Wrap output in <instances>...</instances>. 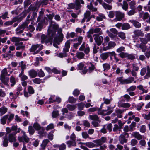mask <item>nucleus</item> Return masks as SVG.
<instances>
[{
	"label": "nucleus",
	"mask_w": 150,
	"mask_h": 150,
	"mask_svg": "<svg viewBox=\"0 0 150 150\" xmlns=\"http://www.w3.org/2000/svg\"><path fill=\"white\" fill-rule=\"evenodd\" d=\"M61 28H59L58 24L51 21L47 29V32L52 34L54 36L53 39V45L56 48H58L59 45L63 40V35L62 33Z\"/></svg>",
	"instance_id": "f257e3e1"
},
{
	"label": "nucleus",
	"mask_w": 150,
	"mask_h": 150,
	"mask_svg": "<svg viewBox=\"0 0 150 150\" xmlns=\"http://www.w3.org/2000/svg\"><path fill=\"white\" fill-rule=\"evenodd\" d=\"M53 34L49 33L47 31V35L45 34H42L40 36L41 42L42 43H45L46 45L48 43H50L51 45L53 43L52 42L53 38L54 36L53 35Z\"/></svg>",
	"instance_id": "f03ea898"
},
{
	"label": "nucleus",
	"mask_w": 150,
	"mask_h": 150,
	"mask_svg": "<svg viewBox=\"0 0 150 150\" xmlns=\"http://www.w3.org/2000/svg\"><path fill=\"white\" fill-rule=\"evenodd\" d=\"M101 109L98 108V114L100 115H109L113 112V109L111 106H107V109L101 110Z\"/></svg>",
	"instance_id": "7ed1b4c3"
},
{
	"label": "nucleus",
	"mask_w": 150,
	"mask_h": 150,
	"mask_svg": "<svg viewBox=\"0 0 150 150\" xmlns=\"http://www.w3.org/2000/svg\"><path fill=\"white\" fill-rule=\"evenodd\" d=\"M29 22V20H28L22 24L20 25L15 30L16 34L19 35L22 33L24 31V29L27 27Z\"/></svg>",
	"instance_id": "20e7f679"
},
{
	"label": "nucleus",
	"mask_w": 150,
	"mask_h": 150,
	"mask_svg": "<svg viewBox=\"0 0 150 150\" xmlns=\"http://www.w3.org/2000/svg\"><path fill=\"white\" fill-rule=\"evenodd\" d=\"M117 80L121 84H130L132 83L134 79V77H131L127 79L123 78L122 77H118Z\"/></svg>",
	"instance_id": "39448f33"
},
{
	"label": "nucleus",
	"mask_w": 150,
	"mask_h": 150,
	"mask_svg": "<svg viewBox=\"0 0 150 150\" xmlns=\"http://www.w3.org/2000/svg\"><path fill=\"white\" fill-rule=\"evenodd\" d=\"M108 35L111 38H114L116 36L115 35H117L118 33V31L117 29L114 28H111L110 30H108L106 31Z\"/></svg>",
	"instance_id": "423d86ee"
},
{
	"label": "nucleus",
	"mask_w": 150,
	"mask_h": 150,
	"mask_svg": "<svg viewBox=\"0 0 150 150\" xmlns=\"http://www.w3.org/2000/svg\"><path fill=\"white\" fill-rule=\"evenodd\" d=\"M80 51H84L86 54H88L89 52L90 49L88 45L86 44V43L84 42L79 48Z\"/></svg>",
	"instance_id": "0eeeda50"
},
{
	"label": "nucleus",
	"mask_w": 150,
	"mask_h": 150,
	"mask_svg": "<svg viewBox=\"0 0 150 150\" xmlns=\"http://www.w3.org/2000/svg\"><path fill=\"white\" fill-rule=\"evenodd\" d=\"M23 135L22 136H18V139L20 142H23V144H24V142L28 143L29 141V139L26 136L25 133L22 131Z\"/></svg>",
	"instance_id": "6e6552de"
},
{
	"label": "nucleus",
	"mask_w": 150,
	"mask_h": 150,
	"mask_svg": "<svg viewBox=\"0 0 150 150\" xmlns=\"http://www.w3.org/2000/svg\"><path fill=\"white\" fill-rule=\"evenodd\" d=\"M93 36L95 37L94 40L98 46L100 45L103 41V38L101 36H99L97 34H94Z\"/></svg>",
	"instance_id": "1a4fd4ad"
},
{
	"label": "nucleus",
	"mask_w": 150,
	"mask_h": 150,
	"mask_svg": "<svg viewBox=\"0 0 150 150\" xmlns=\"http://www.w3.org/2000/svg\"><path fill=\"white\" fill-rule=\"evenodd\" d=\"M115 13L116 18L115 20L116 21H120L124 17V13L119 11H116L115 12Z\"/></svg>",
	"instance_id": "9d476101"
},
{
	"label": "nucleus",
	"mask_w": 150,
	"mask_h": 150,
	"mask_svg": "<svg viewBox=\"0 0 150 150\" xmlns=\"http://www.w3.org/2000/svg\"><path fill=\"white\" fill-rule=\"evenodd\" d=\"M106 140V137H103L100 139L93 141V142L94 143L97 144V146H99L102 145L104 143H105Z\"/></svg>",
	"instance_id": "9b49d317"
},
{
	"label": "nucleus",
	"mask_w": 150,
	"mask_h": 150,
	"mask_svg": "<svg viewBox=\"0 0 150 150\" xmlns=\"http://www.w3.org/2000/svg\"><path fill=\"white\" fill-rule=\"evenodd\" d=\"M17 132H14L8 135V140L10 142H15L16 141V135Z\"/></svg>",
	"instance_id": "f8f14e48"
},
{
	"label": "nucleus",
	"mask_w": 150,
	"mask_h": 150,
	"mask_svg": "<svg viewBox=\"0 0 150 150\" xmlns=\"http://www.w3.org/2000/svg\"><path fill=\"white\" fill-rule=\"evenodd\" d=\"M28 40V38H20L16 37H13L11 39V41L15 43V45H17V44L20 42L21 41H25Z\"/></svg>",
	"instance_id": "ddd939ff"
},
{
	"label": "nucleus",
	"mask_w": 150,
	"mask_h": 150,
	"mask_svg": "<svg viewBox=\"0 0 150 150\" xmlns=\"http://www.w3.org/2000/svg\"><path fill=\"white\" fill-rule=\"evenodd\" d=\"M125 101L124 100H119L118 103V106L119 107L128 108L130 106V104L128 103H122V101Z\"/></svg>",
	"instance_id": "4468645a"
},
{
	"label": "nucleus",
	"mask_w": 150,
	"mask_h": 150,
	"mask_svg": "<svg viewBox=\"0 0 150 150\" xmlns=\"http://www.w3.org/2000/svg\"><path fill=\"white\" fill-rule=\"evenodd\" d=\"M71 40H67L65 43V45L63 49V52H67L69 51V49L70 47V44Z\"/></svg>",
	"instance_id": "2eb2a0df"
},
{
	"label": "nucleus",
	"mask_w": 150,
	"mask_h": 150,
	"mask_svg": "<svg viewBox=\"0 0 150 150\" xmlns=\"http://www.w3.org/2000/svg\"><path fill=\"white\" fill-rule=\"evenodd\" d=\"M131 135L132 137L135 138L138 140H139L143 138V137L137 132H133L131 134Z\"/></svg>",
	"instance_id": "dca6fc26"
},
{
	"label": "nucleus",
	"mask_w": 150,
	"mask_h": 150,
	"mask_svg": "<svg viewBox=\"0 0 150 150\" xmlns=\"http://www.w3.org/2000/svg\"><path fill=\"white\" fill-rule=\"evenodd\" d=\"M29 76L31 78H34L37 75V72L34 69H32L28 71Z\"/></svg>",
	"instance_id": "f3484780"
},
{
	"label": "nucleus",
	"mask_w": 150,
	"mask_h": 150,
	"mask_svg": "<svg viewBox=\"0 0 150 150\" xmlns=\"http://www.w3.org/2000/svg\"><path fill=\"white\" fill-rule=\"evenodd\" d=\"M149 17V14L147 12L144 13L143 12H142L139 13V18H142L144 21L147 19Z\"/></svg>",
	"instance_id": "a211bd4d"
},
{
	"label": "nucleus",
	"mask_w": 150,
	"mask_h": 150,
	"mask_svg": "<svg viewBox=\"0 0 150 150\" xmlns=\"http://www.w3.org/2000/svg\"><path fill=\"white\" fill-rule=\"evenodd\" d=\"M116 45V44L115 42L110 41L108 44L107 48H104L103 50H106L107 49H109L112 48L114 47Z\"/></svg>",
	"instance_id": "6ab92c4d"
},
{
	"label": "nucleus",
	"mask_w": 150,
	"mask_h": 150,
	"mask_svg": "<svg viewBox=\"0 0 150 150\" xmlns=\"http://www.w3.org/2000/svg\"><path fill=\"white\" fill-rule=\"evenodd\" d=\"M101 30V29L100 28H97L94 29L91 28L89 30V33L91 34L99 33L100 34H101L102 33Z\"/></svg>",
	"instance_id": "aec40b11"
},
{
	"label": "nucleus",
	"mask_w": 150,
	"mask_h": 150,
	"mask_svg": "<svg viewBox=\"0 0 150 150\" xmlns=\"http://www.w3.org/2000/svg\"><path fill=\"white\" fill-rule=\"evenodd\" d=\"M119 141L120 143L123 144L127 142V139L125 138V136L123 134H121L119 137Z\"/></svg>",
	"instance_id": "412c9836"
},
{
	"label": "nucleus",
	"mask_w": 150,
	"mask_h": 150,
	"mask_svg": "<svg viewBox=\"0 0 150 150\" xmlns=\"http://www.w3.org/2000/svg\"><path fill=\"white\" fill-rule=\"evenodd\" d=\"M91 12L89 11H86L84 13V18L86 20V21L88 22L90 20Z\"/></svg>",
	"instance_id": "4be33fe9"
},
{
	"label": "nucleus",
	"mask_w": 150,
	"mask_h": 150,
	"mask_svg": "<svg viewBox=\"0 0 150 150\" xmlns=\"http://www.w3.org/2000/svg\"><path fill=\"white\" fill-rule=\"evenodd\" d=\"M68 147H70L71 146H76V143L75 141L70 139V140L67 141L66 142Z\"/></svg>",
	"instance_id": "5701e85b"
},
{
	"label": "nucleus",
	"mask_w": 150,
	"mask_h": 150,
	"mask_svg": "<svg viewBox=\"0 0 150 150\" xmlns=\"http://www.w3.org/2000/svg\"><path fill=\"white\" fill-rule=\"evenodd\" d=\"M7 111L8 108H7L3 107L0 108V116H1L5 114L6 113Z\"/></svg>",
	"instance_id": "b1692460"
},
{
	"label": "nucleus",
	"mask_w": 150,
	"mask_h": 150,
	"mask_svg": "<svg viewBox=\"0 0 150 150\" xmlns=\"http://www.w3.org/2000/svg\"><path fill=\"white\" fill-rule=\"evenodd\" d=\"M130 22L132 23L133 25L136 28H139L141 26V23L136 20H130Z\"/></svg>",
	"instance_id": "393cba45"
},
{
	"label": "nucleus",
	"mask_w": 150,
	"mask_h": 150,
	"mask_svg": "<svg viewBox=\"0 0 150 150\" xmlns=\"http://www.w3.org/2000/svg\"><path fill=\"white\" fill-rule=\"evenodd\" d=\"M88 118L92 120L96 121H99V118L96 115H90L89 116Z\"/></svg>",
	"instance_id": "a878e982"
},
{
	"label": "nucleus",
	"mask_w": 150,
	"mask_h": 150,
	"mask_svg": "<svg viewBox=\"0 0 150 150\" xmlns=\"http://www.w3.org/2000/svg\"><path fill=\"white\" fill-rule=\"evenodd\" d=\"M49 141L48 139H44L41 144V149H44Z\"/></svg>",
	"instance_id": "bb28decb"
},
{
	"label": "nucleus",
	"mask_w": 150,
	"mask_h": 150,
	"mask_svg": "<svg viewBox=\"0 0 150 150\" xmlns=\"http://www.w3.org/2000/svg\"><path fill=\"white\" fill-rule=\"evenodd\" d=\"M102 5L105 10H110L112 8V5L108 4L104 2L102 4Z\"/></svg>",
	"instance_id": "cd10ccee"
},
{
	"label": "nucleus",
	"mask_w": 150,
	"mask_h": 150,
	"mask_svg": "<svg viewBox=\"0 0 150 150\" xmlns=\"http://www.w3.org/2000/svg\"><path fill=\"white\" fill-rule=\"evenodd\" d=\"M0 79L1 82L5 85L8 86V82L9 81V78H8L0 77Z\"/></svg>",
	"instance_id": "c85d7f7f"
},
{
	"label": "nucleus",
	"mask_w": 150,
	"mask_h": 150,
	"mask_svg": "<svg viewBox=\"0 0 150 150\" xmlns=\"http://www.w3.org/2000/svg\"><path fill=\"white\" fill-rule=\"evenodd\" d=\"M8 117V115H6L1 117L0 119L1 123L3 125L6 124Z\"/></svg>",
	"instance_id": "c756f323"
},
{
	"label": "nucleus",
	"mask_w": 150,
	"mask_h": 150,
	"mask_svg": "<svg viewBox=\"0 0 150 150\" xmlns=\"http://www.w3.org/2000/svg\"><path fill=\"white\" fill-rule=\"evenodd\" d=\"M137 87L138 89L141 91V94L146 93L148 92V90L145 89L144 88L143 86L142 85H139Z\"/></svg>",
	"instance_id": "7c9ffc66"
},
{
	"label": "nucleus",
	"mask_w": 150,
	"mask_h": 150,
	"mask_svg": "<svg viewBox=\"0 0 150 150\" xmlns=\"http://www.w3.org/2000/svg\"><path fill=\"white\" fill-rule=\"evenodd\" d=\"M76 56L77 58L79 59L84 58V54L81 52H79L76 53Z\"/></svg>",
	"instance_id": "2f4dec72"
},
{
	"label": "nucleus",
	"mask_w": 150,
	"mask_h": 150,
	"mask_svg": "<svg viewBox=\"0 0 150 150\" xmlns=\"http://www.w3.org/2000/svg\"><path fill=\"white\" fill-rule=\"evenodd\" d=\"M124 110L120 109H118L115 112V113L117 117L119 118H121L122 117V114Z\"/></svg>",
	"instance_id": "473e14b6"
},
{
	"label": "nucleus",
	"mask_w": 150,
	"mask_h": 150,
	"mask_svg": "<svg viewBox=\"0 0 150 150\" xmlns=\"http://www.w3.org/2000/svg\"><path fill=\"white\" fill-rule=\"evenodd\" d=\"M85 145L86 146L90 148L97 147L98 146H97V144L96 145V144L91 142H87L85 143Z\"/></svg>",
	"instance_id": "72a5a7b5"
},
{
	"label": "nucleus",
	"mask_w": 150,
	"mask_h": 150,
	"mask_svg": "<svg viewBox=\"0 0 150 150\" xmlns=\"http://www.w3.org/2000/svg\"><path fill=\"white\" fill-rule=\"evenodd\" d=\"M17 45H15L17 46L16 50H18L21 49H23L25 48V46L23 44V42H21L18 43Z\"/></svg>",
	"instance_id": "f704fd0d"
},
{
	"label": "nucleus",
	"mask_w": 150,
	"mask_h": 150,
	"mask_svg": "<svg viewBox=\"0 0 150 150\" xmlns=\"http://www.w3.org/2000/svg\"><path fill=\"white\" fill-rule=\"evenodd\" d=\"M17 19L16 18H14L11 21H8L5 22L4 24L6 26H8L12 24H13L14 22H16L17 21Z\"/></svg>",
	"instance_id": "c9c22d12"
},
{
	"label": "nucleus",
	"mask_w": 150,
	"mask_h": 150,
	"mask_svg": "<svg viewBox=\"0 0 150 150\" xmlns=\"http://www.w3.org/2000/svg\"><path fill=\"white\" fill-rule=\"evenodd\" d=\"M117 35L122 40H125L126 38L125 33L122 32H118Z\"/></svg>",
	"instance_id": "e433bc0d"
},
{
	"label": "nucleus",
	"mask_w": 150,
	"mask_h": 150,
	"mask_svg": "<svg viewBox=\"0 0 150 150\" xmlns=\"http://www.w3.org/2000/svg\"><path fill=\"white\" fill-rule=\"evenodd\" d=\"M66 107L69 110L73 111L76 108V105L68 104Z\"/></svg>",
	"instance_id": "4c0bfd02"
},
{
	"label": "nucleus",
	"mask_w": 150,
	"mask_h": 150,
	"mask_svg": "<svg viewBox=\"0 0 150 150\" xmlns=\"http://www.w3.org/2000/svg\"><path fill=\"white\" fill-rule=\"evenodd\" d=\"M130 28V25L127 23H125L122 24V27L121 28L122 30H128Z\"/></svg>",
	"instance_id": "58836bf2"
},
{
	"label": "nucleus",
	"mask_w": 150,
	"mask_h": 150,
	"mask_svg": "<svg viewBox=\"0 0 150 150\" xmlns=\"http://www.w3.org/2000/svg\"><path fill=\"white\" fill-rule=\"evenodd\" d=\"M122 9L126 11L128 8V5L127 3L125 1H123L122 4H121Z\"/></svg>",
	"instance_id": "ea45409f"
},
{
	"label": "nucleus",
	"mask_w": 150,
	"mask_h": 150,
	"mask_svg": "<svg viewBox=\"0 0 150 150\" xmlns=\"http://www.w3.org/2000/svg\"><path fill=\"white\" fill-rule=\"evenodd\" d=\"M103 100L104 101V102L101 105V106H102L104 103H105L106 104L108 105L109 104L111 100H112V99H108L106 98L105 97H104L103 98Z\"/></svg>",
	"instance_id": "a19ab883"
},
{
	"label": "nucleus",
	"mask_w": 150,
	"mask_h": 150,
	"mask_svg": "<svg viewBox=\"0 0 150 150\" xmlns=\"http://www.w3.org/2000/svg\"><path fill=\"white\" fill-rule=\"evenodd\" d=\"M100 57L103 60H105L108 57V52L102 53L100 54Z\"/></svg>",
	"instance_id": "79ce46f5"
},
{
	"label": "nucleus",
	"mask_w": 150,
	"mask_h": 150,
	"mask_svg": "<svg viewBox=\"0 0 150 150\" xmlns=\"http://www.w3.org/2000/svg\"><path fill=\"white\" fill-rule=\"evenodd\" d=\"M7 71L6 68L4 69L1 71L0 77H5V76L7 75ZM8 74V76H9Z\"/></svg>",
	"instance_id": "37998d69"
},
{
	"label": "nucleus",
	"mask_w": 150,
	"mask_h": 150,
	"mask_svg": "<svg viewBox=\"0 0 150 150\" xmlns=\"http://www.w3.org/2000/svg\"><path fill=\"white\" fill-rule=\"evenodd\" d=\"M147 72L146 75L144 76L145 79H148L150 77V69L149 66L146 67Z\"/></svg>",
	"instance_id": "c03bdc74"
},
{
	"label": "nucleus",
	"mask_w": 150,
	"mask_h": 150,
	"mask_svg": "<svg viewBox=\"0 0 150 150\" xmlns=\"http://www.w3.org/2000/svg\"><path fill=\"white\" fill-rule=\"evenodd\" d=\"M105 18L104 15L103 14H99L96 18V19L98 21H102L103 19Z\"/></svg>",
	"instance_id": "a18cd8bd"
},
{
	"label": "nucleus",
	"mask_w": 150,
	"mask_h": 150,
	"mask_svg": "<svg viewBox=\"0 0 150 150\" xmlns=\"http://www.w3.org/2000/svg\"><path fill=\"white\" fill-rule=\"evenodd\" d=\"M14 114L11 113L9 115H8V118L7 119V122L9 124L14 118Z\"/></svg>",
	"instance_id": "49530a36"
},
{
	"label": "nucleus",
	"mask_w": 150,
	"mask_h": 150,
	"mask_svg": "<svg viewBox=\"0 0 150 150\" xmlns=\"http://www.w3.org/2000/svg\"><path fill=\"white\" fill-rule=\"evenodd\" d=\"M77 40L78 42L80 44H81L83 40V37L82 36H79L78 38L74 39L71 40V41H75Z\"/></svg>",
	"instance_id": "de8ad7c7"
},
{
	"label": "nucleus",
	"mask_w": 150,
	"mask_h": 150,
	"mask_svg": "<svg viewBox=\"0 0 150 150\" xmlns=\"http://www.w3.org/2000/svg\"><path fill=\"white\" fill-rule=\"evenodd\" d=\"M19 67H21V69H25L26 68V65L23 61H21L19 63Z\"/></svg>",
	"instance_id": "09e8293b"
},
{
	"label": "nucleus",
	"mask_w": 150,
	"mask_h": 150,
	"mask_svg": "<svg viewBox=\"0 0 150 150\" xmlns=\"http://www.w3.org/2000/svg\"><path fill=\"white\" fill-rule=\"evenodd\" d=\"M39 44L33 45L30 49V51L32 52H34L38 47Z\"/></svg>",
	"instance_id": "8fccbe9b"
},
{
	"label": "nucleus",
	"mask_w": 150,
	"mask_h": 150,
	"mask_svg": "<svg viewBox=\"0 0 150 150\" xmlns=\"http://www.w3.org/2000/svg\"><path fill=\"white\" fill-rule=\"evenodd\" d=\"M10 81L11 83V86H13L16 83V79L13 76H11L10 79Z\"/></svg>",
	"instance_id": "3c124183"
},
{
	"label": "nucleus",
	"mask_w": 150,
	"mask_h": 150,
	"mask_svg": "<svg viewBox=\"0 0 150 150\" xmlns=\"http://www.w3.org/2000/svg\"><path fill=\"white\" fill-rule=\"evenodd\" d=\"M75 8L76 10H78L81 8L80 3L78 0H76L75 3L74 4Z\"/></svg>",
	"instance_id": "603ef678"
},
{
	"label": "nucleus",
	"mask_w": 150,
	"mask_h": 150,
	"mask_svg": "<svg viewBox=\"0 0 150 150\" xmlns=\"http://www.w3.org/2000/svg\"><path fill=\"white\" fill-rule=\"evenodd\" d=\"M142 117L144 119L147 120H150V111L149 112L148 114H142Z\"/></svg>",
	"instance_id": "864d4df0"
},
{
	"label": "nucleus",
	"mask_w": 150,
	"mask_h": 150,
	"mask_svg": "<svg viewBox=\"0 0 150 150\" xmlns=\"http://www.w3.org/2000/svg\"><path fill=\"white\" fill-rule=\"evenodd\" d=\"M4 139L3 145L5 147H7L8 145V141L6 137H4L3 138Z\"/></svg>",
	"instance_id": "5fc2aeb1"
},
{
	"label": "nucleus",
	"mask_w": 150,
	"mask_h": 150,
	"mask_svg": "<svg viewBox=\"0 0 150 150\" xmlns=\"http://www.w3.org/2000/svg\"><path fill=\"white\" fill-rule=\"evenodd\" d=\"M33 126L35 129L37 130H39L41 129L40 126L37 123H34L33 125Z\"/></svg>",
	"instance_id": "6e6d98bb"
},
{
	"label": "nucleus",
	"mask_w": 150,
	"mask_h": 150,
	"mask_svg": "<svg viewBox=\"0 0 150 150\" xmlns=\"http://www.w3.org/2000/svg\"><path fill=\"white\" fill-rule=\"evenodd\" d=\"M76 105H77L78 109L79 110H82L84 108V104L82 103H78Z\"/></svg>",
	"instance_id": "4d7b16f0"
},
{
	"label": "nucleus",
	"mask_w": 150,
	"mask_h": 150,
	"mask_svg": "<svg viewBox=\"0 0 150 150\" xmlns=\"http://www.w3.org/2000/svg\"><path fill=\"white\" fill-rule=\"evenodd\" d=\"M103 67L104 68V71H105L110 69V65L108 63H105L103 64Z\"/></svg>",
	"instance_id": "13d9d810"
},
{
	"label": "nucleus",
	"mask_w": 150,
	"mask_h": 150,
	"mask_svg": "<svg viewBox=\"0 0 150 150\" xmlns=\"http://www.w3.org/2000/svg\"><path fill=\"white\" fill-rule=\"evenodd\" d=\"M138 142L135 139H132L130 142V145L132 146H136L137 144L138 143Z\"/></svg>",
	"instance_id": "bf43d9fd"
},
{
	"label": "nucleus",
	"mask_w": 150,
	"mask_h": 150,
	"mask_svg": "<svg viewBox=\"0 0 150 150\" xmlns=\"http://www.w3.org/2000/svg\"><path fill=\"white\" fill-rule=\"evenodd\" d=\"M59 115V111L58 110L53 111L52 113V117L53 118H56Z\"/></svg>",
	"instance_id": "052dcab7"
},
{
	"label": "nucleus",
	"mask_w": 150,
	"mask_h": 150,
	"mask_svg": "<svg viewBox=\"0 0 150 150\" xmlns=\"http://www.w3.org/2000/svg\"><path fill=\"white\" fill-rule=\"evenodd\" d=\"M37 74L39 77H44L45 74L43 71L41 69H40L38 73H37Z\"/></svg>",
	"instance_id": "680f3d73"
},
{
	"label": "nucleus",
	"mask_w": 150,
	"mask_h": 150,
	"mask_svg": "<svg viewBox=\"0 0 150 150\" xmlns=\"http://www.w3.org/2000/svg\"><path fill=\"white\" fill-rule=\"evenodd\" d=\"M127 54L128 53H127L122 52L120 53L119 54V55L122 58H124L127 57Z\"/></svg>",
	"instance_id": "e2e57ef3"
},
{
	"label": "nucleus",
	"mask_w": 150,
	"mask_h": 150,
	"mask_svg": "<svg viewBox=\"0 0 150 150\" xmlns=\"http://www.w3.org/2000/svg\"><path fill=\"white\" fill-rule=\"evenodd\" d=\"M28 132L30 134H33L35 132V130L33 127L31 126H30L28 127Z\"/></svg>",
	"instance_id": "0e129e2a"
},
{
	"label": "nucleus",
	"mask_w": 150,
	"mask_h": 150,
	"mask_svg": "<svg viewBox=\"0 0 150 150\" xmlns=\"http://www.w3.org/2000/svg\"><path fill=\"white\" fill-rule=\"evenodd\" d=\"M76 36V33L74 32H72L68 34H67V38H73Z\"/></svg>",
	"instance_id": "69168bd1"
},
{
	"label": "nucleus",
	"mask_w": 150,
	"mask_h": 150,
	"mask_svg": "<svg viewBox=\"0 0 150 150\" xmlns=\"http://www.w3.org/2000/svg\"><path fill=\"white\" fill-rule=\"evenodd\" d=\"M136 4V2L135 1H132L129 3V5L130 6V8L132 9L135 8V5Z\"/></svg>",
	"instance_id": "338daca9"
},
{
	"label": "nucleus",
	"mask_w": 150,
	"mask_h": 150,
	"mask_svg": "<svg viewBox=\"0 0 150 150\" xmlns=\"http://www.w3.org/2000/svg\"><path fill=\"white\" fill-rule=\"evenodd\" d=\"M95 68V67L93 64H91V66L89 67L88 69V72L89 73H91Z\"/></svg>",
	"instance_id": "774afa93"
}]
</instances>
